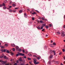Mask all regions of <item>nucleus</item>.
Listing matches in <instances>:
<instances>
[{"label":"nucleus","mask_w":65,"mask_h":65,"mask_svg":"<svg viewBox=\"0 0 65 65\" xmlns=\"http://www.w3.org/2000/svg\"><path fill=\"white\" fill-rule=\"evenodd\" d=\"M34 62L35 65H37V64H38L39 63V62H36L37 60H36V58H34Z\"/></svg>","instance_id":"f257e3e1"},{"label":"nucleus","mask_w":65,"mask_h":65,"mask_svg":"<svg viewBox=\"0 0 65 65\" xmlns=\"http://www.w3.org/2000/svg\"><path fill=\"white\" fill-rule=\"evenodd\" d=\"M19 56H24L25 54H22L21 53H19V54H17L16 55V57H18L19 56Z\"/></svg>","instance_id":"f03ea898"},{"label":"nucleus","mask_w":65,"mask_h":65,"mask_svg":"<svg viewBox=\"0 0 65 65\" xmlns=\"http://www.w3.org/2000/svg\"><path fill=\"white\" fill-rule=\"evenodd\" d=\"M65 34V32H64V31H62V32L61 36L62 37H64V36H65V34Z\"/></svg>","instance_id":"7ed1b4c3"},{"label":"nucleus","mask_w":65,"mask_h":65,"mask_svg":"<svg viewBox=\"0 0 65 65\" xmlns=\"http://www.w3.org/2000/svg\"><path fill=\"white\" fill-rule=\"evenodd\" d=\"M2 63L3 64H5L7 63V61H2Z\"/></svg>","instance_id":"20e7f679"},{"label":"nucleus","mask_w":65,"mask_h":65,"mask_svg":"<svg viewBox=\"0 0 65 65\" xmlns=\"http://www.w3.org/2000/svg\"><path fill=\"white\" fill-rule=\"evenodd\" d=\"M41 28L40 27H39V26H38V27H37V28L38 29H43V27H41Z\"/></svg>","instance_id":"39448f33"},{"label":"nucleus","mask_w":65,"mask_h":65,"mask_svg":"<svg viewBox=\"0 0 65 65\" xmlns=\"http://www.w3.org/2000/svg\"><path fill=\"white\" fill-rule=\"evenodd\" d=\"M51 52H54V55L55 56L56 55V53H55V50L52 51L51 50Z\"/></svg>","instance_id":"423d86ee"},{"label":"nucleus","mask_w":65,"mask_h":65,"mask_svg":"<svg viewBox=\"0 0 65 65\" xmlns=\"http://www.w3.org/2000/svg\"><path fill=\"white\" fill-rule=\"evenodd\" d=\"M53 57V55H51L49 57V58L50 59H52Z\"/></svg>","instance_id":"0eeeda50"},{"label":"nucleus","mask_w":65,"mask_h":65,"mask_svg":"<svg viewBox=\"0 0 65 65\" xmlns=\"http://www.w3.org/2000/svg\"><path fill=\"white\" fill-rule=\"evenodd\" d=\"M24 15L25 18H27V14L26 13H24Z\"/></svg>","instance_id":"6e6552de"},{"label":"nucleus","mask_w":65,"mask_h":65,"mask_svg":"<svg viewBox=\"0 0 65 65\" xmlns=\"http://www.w3.org/2000/svg\"><path fill=\"white\" fill-rule=\"evenodd\" d=\"M29 65H34L33 64V63H32V62H31L30 61H29Z\"/></svg>","instance_id":"1a4fd4ad"},{"label":"nucleus","mask_w":65,"mask_h":65,"mask_svg":"<svg viewBox=\"0 0 65 65\" xmlns=\"http://www.w3.org/2000/svg\"><path fill=\"white\" fill-rule=\"evenodd\" d=\"M16 51H18V50L19 49V47L18 46H17L16 47Z\"/></svg>","instance_id":"9d476101"},{"label":"nucleus","mask_w":65,"mask_h":65,"mask_svg":"<svg viewBox=\"0 0 65 65\" xmlns=\"http://www.w3.org/2000/svg\"><path fill=\"white\" fill-rule=\"evenodd\" d=\"M11 46H12V47H14L15 46V45L14 44H12L11 45Z\"/></svg>","instance_id":"9b49d317"},{"label":"nucleus","mask_w":65,"mask_h":65,"mask_svg":"<svg viewBox=\"0 0 65 65\" xmlns=\"http://www.w3.org/2000/svg\"><path fill=\"white\" fill-rule=\"evenodd\" d=\"M10 3H9V4L10 5H11L12 4V2L11 1H10L9 2Z\"/></svg>","instance_id":"f8f14e48"},{"label":"nucleus","mask_w":65,"mask_h":65,"mask_svg":"<svg viewBox=\"0 0 65 65\" xmlns=\"http://www.w3.org/2000/svg\"><path fill=\"white\" fill-rule=\"evenodd\" d=\"M56 33H57V34L58 35H59V34H60V32L59 31L56 32Z\"/></svg>","instance_id":"ddd939ff"},{"label":"nucleus","mask_w":65,"mask_h":65,"mask_svg":"<svg viewBox=\"0 0 65 65\" xmlns=\"http://www.w3.org/2000/svg\"><path fill=\"white\" fill-rule=\"evenodd\" d=\"M19 60L20 61H22V59L21 58H20L19 59Z\"/></svg>","instance_id":"4468645a"},{"label":"nucleus","mask_w":65,"mask_h":65,"mask_svg":"<svg viewBox=\"0 0 65 65\" xmlns=\"http://www.w3.org/2000/svg\"><path fill=\"white\" fill-rule=\"evenodd\" d=\"M2 55L3 56H0V58H3V56H4V54H3Z\"/></svg>","instance_id":"2eb2a0df"},{"label":"nucleus","mask_w":65,"mask_h":65,"mask_svg":"<svg viewBox=\"0 0 65 65\" xmlns=\"http://www.w3.org/2000/svg\"><path fill=\"white\" fill-rule=\"evenodd\" d=\"M42 26L41 27H44V26H45V27L46 26V25L45 24H43L42 25Z\"/></svg>","instance_id":"dca6fc26"},{"label":"nucleus","mask_w":65,"mask_h":65,"mask_svg":"<svg viewBox=\"0 0 65 65\" xmlns=\"http://www.w3.org/2000/svg\"><path fill=\"white\" fill-rule=\"evenodd\" d=\"M12 6H13V7H15V4H12Z\"/></svg>","instance_id":"f3484780"},{"label":"nucleus","mask_w":65,"mask_h":65,"mask_svg":"<svg viewBox=\"0 0 65 65\" xmlns=\"http://www.w3.org/2000/svg\"><path fill=\"white\" fill-rule=\"evenodd\" d=\"M32 14H33V15H34V14H36V13L35 12H34L33 13H32Z\"/></svg>","instance_id":"a211bd4d"},{"label":"nucleus","mask_w":65,"mask_h":65,"mask_svg":"<svg viewBox=\"0 0 65 65\" xmlns=\"http://www.w3.org/2000/svg\"><path fill=\"white\" fill-rule=\"evenodd\" d=\"M3 8H4V9H6V7L4 6L3 7Z\"/></svg>","instance_id":"6ab92c4d"},{"label":"nucleus","mask_w":65,"mask_h":65,"mask_svg":"<svg viewBox=\"0 0 65 65\" xmlns=\"http://www.w3.org/2000/svg\"><path fill=\"white\" fill-rule=\"evenodd\" d=\"M53 45H56V43L55 42H54L53 43Z\"/></svg>","instance_id":"aec40b11"},{"label":"nucleus","mask_w":65,"mask_h":65,"mask_svg":"<svg viewBox=\"0 0 65 65\" xmlns=\"http://www.w3.org/2000/svg\"><path fill=\"white\" fill-rule=\"evenodd\" d=\"M19 52H21L22 51V50L20 48L19 50Z\"/></svg>","instance_id":"412c9836"},{"label":"nucleus","mask_w":65,"mask_h":65,"mask_svg":"<svg viewBox=\"0 0 65 65\" xmlns=\"http://www.w3.org/2000/svg\"><path fill=\"white\" fill-rule=\"evenodd\" d=\"M7 53H8V54H9V51L8 50H7Z\"/></svg>","instance_id":"4be33fe9"},{"label":"nucleus","mask_w":65,"mask_h":65,"mask_svg":"<svg viewBox=\"0 0 65 65\" xmlns=\"http://www.w3.org/2000/svg\"><path fill=\"white\" fill-rule=\"evenodd\" d=\"M49 27H52V25L51 24H50L49 25Z\"/></svg>","instance_id":"5701e85b"},{"label":"nucleus","mask_w":65,"mask_h":65,"mask_svg":"<svg viewBox=\"0 0 65 65\" xmlns=\"http://www.w3.org/2000/svg\"><path fill=\"white\" fill-rule=\"evenodd\" d=\"M27 59H28V60H31V59L30 58H28Z\"/></svg>","instance_id":"b1692460"},{"label":"nucleus","mask_w":65,"mask_h":65,"mask_svg":"<svg viewBox=\"0 0 65 65\" xmlns=\"http://www.w3.org/2000/svg\"><path fill=\"white\" fill-rule=\"evenodd\" d=\"M4 2L5 3H7V1L6 0H4Z\"/></svg>","instance_id":"393cba45"},{"label":"nucleus","mask_w":65,"mask_h":65,"mask_svg":"<svg viewBox=\"0 0 65 65\" xmlns=\"http://www.w3.org/2000/svg\"><path fill=\"white\" fill-rule=\"evenodd\" d=\"M4 59H6V56H5L4 57Z\"/></svg>","instance_id":"a878e982"},{"label":"nucleus","mask_w":65,"mask_h":65,"mask_svg":"<svg viewBox=\"0 0 65 65\" xmlns=\"http://www.w3.org/2000/svg\"><path fill=\"white\" fill-rule=\"evenodd\" d=\"M45 28H46V29H48V26H45Z\"/></svg>","instance_id":"bb28decb"},{"label":"nucleus","mask_w":65,"mask_h":65,"mask_svg":"<svg viewBox=\"0 0 65 65\" xmlns=\"http://www.w3.org/2000/svg\"><path fill=\"white\" fill-rule=\"evenodd\" d=\"M5 46H8V44H5Z\"/></svg>","instance_id":"cd10ccee"},{"label":"nucleus","mask_w":65,"mask_h":65,"mask_svg":"<svg viewBox=\"0 0 65 65\" xmlns=\"http://www.w3.org/2000/svg\"><path fill=\"white\" fill-rule=\"evenodd\" d=\"M3 6H5V4L4 3H3Z\"/></svg>","instance_id":"c85d7f7f"},{"label":"nucleus","mask_w":65,"mask_h":65,"mask_svg":"<svg viewBox=\"0 0 65 65\" xmlns=\"http://www.w3.org/2000/svg\"><path fill=\"white\" fill-rule=\"evenodd\" d=\"M62 54V52H60L59 53V55H61V54Z\"/></svg>","instance_id":"c756f323"},{"label":"nucleus","mask_w":65,"mask_h":65,"mask_svg":"<svg viewBox=\"0 0 65 65\" xmlns=\"http://www.w3.org/2000/svg\"><path fill=\"white\" fill-rule=\"evenodd\" d=\"M12 50L14 52V51H15V48H13Z\"/></svg>","instance_id":"7c9ffc66"},{"label":"nucleus","mask_w":65,"mask_h":65,"mask_svg":"<svg viewBox=\"0 0 65 65\" xmlns=\"http://www.w3.org/2000/svg\"><path fill=\"white\" fill-rule=\"evenodd\" d=\"M19 12L20 13H22V12H23V11H22V10H20L19 11Z\"/></svg>","instance_id":"2f4dec72"},{"label":"nucleus","mask_w":65,"mask_h":65,"mask_svg":"<svg viewBox=\"0 0 65 65\" xmlns=\"http://www.w3.org/2000/svg\"><path fill=\"white\" fill-rule=\"evenodd\" d=\"M37 59L38 60H39V59H40V57H38L37 58Z\"/></svg>","instance_id":"473e14b6"},{"label":"nucleus","mask_w":65,"mask_h":65,"mask_svg":"<svg viewBox=\"0 0 65 65\" xmlns=\"http://www.w3.org/2000/svg\"><path fill=\"white\" fill-rule=\"evenodd\" d=\"M42 20L43 21H44V18L43 17L42 18Z\"/></svg>","instance_id":"72a5a7b5"},{"label":"nucleus","mask_w":65,"mask_h":65,"mask_svg":"<svg viewBox=\"0 0 65 65\" xmlns=\"http://www.w3.org/2000/svg\"><path fill=\"white\" fill-rule=\"evenodd\" d=\"M50 46H51V47H53V46H52V44H51L50 45Z\"/></svg>","instance_id":"f704fd0d"},{"label":"nucleus","mask_w":65,"mask_h":65,"mask_svg":"<svg viewBox=\"0 0 65 65\" xmlns=\"http://www.w3.org/2000/svg\"><path fill=\"white\" fill-rule=\"evenodd\" d=\"M9 12H12V10H9Z\"/></svg>","instance_id":"c9c22d12"},{"label":"nucleus","mask_w":65,"mask_h":65,"mask_svg":"<svg viewBox=\"0 0 65 65\" xmlns=\"http://www.w3.org/2000/svg\"><path fill=\"white\" fill-rule=\"evenodd\" d=\"M32 20L33 21H34V18H32Z\"/></svg>","instance_id":"e433bc0d"},{"label":"nucleus","mask_w":65,"mask_h":65,"mask_svg":"<svg viewBox=\"0 0 65 65\" xmlns=\"http://www.w3.org/2000/svg\"><path fill=\"white\" fill-rule=\"evenodd\" d=\"M11 55H12V56L13 55V53H12V52H11Z\"/></svg>","instance_id":"4c0bfd02"},{"label":"nucleus","mask_w":65,"mask_h":65,"mask_svg":"<svg viewBox=\"0 0 65 65\" xmlns=\"http://www.w3.org/2000/svg\"><path fill=\"white\" fill-rule=\"evenodd\" d=\"M3 6L2 4H1L0 5V7H2Z\"/></svg>","instance_id":"58836bf2"},{"label":"nucleus","mask_w":65,"mask_h":65,"mask_svg":"<svg viewBox=\"0 0 65 65\" xmlns=\"http://www.w3.org/2000/svg\"><path fill=\"white\" fill-rule=\"evenodd\" d=\"M51 62L49 61L48 63V64H51Z\"/></svg>","instance_id":"ea45409f"},{"label":"nucleus","mask_w":65,"mask_h":65,"mask_svg":"<svg viewBox=\"0 0 65 65\" xmlns=\"http://www.w3.org/2000/svg\"><path fill=\"white\" fill-rule=\"evenodd\" d=\"M5 65H9V63H7V64H5Z\"/></svg>","instance_id":"a19ab883"},{"label":"nucleus","mask_w":65,"mask_h":65,"mask_svg":"<svg viewBox=\"0 0 65 65\" xmlns=\"http://www.w3.org/2000/svg\"><path fill=\"white\" fill-rule=\"evenodd\" d=\"M40 23H43V21H42L41 20H40Z\"/></svg>","instance_id":"79ce46f5"},{"label":"nucleus","mask_w":65,"mask_h":65,"mask_svg":"<svg viewBox=\"0 0 65 65\" xmlns=\"http://www.w3.org/2000/svg\"><path fill=\"white\" fill-rule=\"evenodd\" d=\"M14 8L15 9H19L18 8Z\"/></svg>","instance_id":"37998d69"},{"label":"nucleus","mask_w":65,"mask_h":65,"mask_svg":"<svg viewBox=\"0 0 65 65\" xmlns=\"http://www.w3.org/2000/svg\"><path fill=\"white\" fill-rule=\"evenodd\" d=\"M62 51L63 52H65V50L64 49H63Z\"/></svg>","instance_id":"c03bdc74"},{"label":"nucleus","mask_w":65,"mask_h":65,"mask_svg":"<svg viewBox=\"0 0 65 65\" xmlns=\"http://www.w3.org/2000/svg\"><path fill=\"white\" fill-rule=\"evenodd\" d=\"M16 63H19V61H18V60H17V61H16Z\"/></svg>","instance_id":"a18cd8bd"},{"label":"nucleus","mask_w":65,"mask_h":65,"mask_svg":"<svg viewBox=\"0 0 65 65\" xmlns=\"http://www.w3.org/2000/svg\"><path fill=\"white\" fill-rule=\"evenodd\" d=\"M22 51H23V53H25V51H24V50H22Z\"/></svg>","instance_id":"49530a36"},{"label":"nucleus","mask_w":65,"mask_h":65,"mask_svg":"<svg viewBox=\"0 0 65 65\" xmlns=\"http://www.w3.org/2000/svg\"><path fill=\"white\" fill-rule=\"evenodd\" d=\"M13 12H16V11L15 10H13Z\"/></svg>","instance_id":"de8ad7c7"},{"label":"nucleus","mask_w":65,"mask_h":65,"mask_svg":"<svg viewBox=\"0 0 65 65\" xmlns=\"http://www.w3.org/2000/svg\"><path fill=\"white\" fill-rule=\"evenodd\" d=\"M20 65H24V63H22Z\"/></svg>","instance_id":"09e8293b"},{"label":"nucleus","mask_w":65,"mask_h":65,"mask_svg":"<svg viewBox=\"0 0 65 65\" xmlns=\"http://www.w3.org/2000/svg\"><path fill=\"white\" fill-rule=\"evenodd\" d=\"M3 52H6V50H4Z\"/></svg>","instance_id":"8fccbe9b"},{"label":"nucleus","mask_w":65,"mask_h":65,"mask_svg":"<svg viewBox=\"0 0 65 65\" xmlns=\"http://www.w3.org/2000/svg\"><path fill=\"white\" fill-rule=\"evenodd\" d=\"M17 65V63H15L14 64V65Z\"/></svg>","instance_id":"3c124183"},{"label":"nucleus","mask_w":65,"mask_h":65,"mask_svg":"<svg viewBox=\"0 0 65 65\" xmlns=\"http://www.w3.org/2000/svg\"><path fill=\"white\" fill-rule=\"evenodd\" d=\"M24 58L25 59H26V56H24Z\"/></svg>","instance_id":"603ef678"},{"label":"nucleus","mask_w":65,"mask_h":65,"mask_svg":"<svg viewBox=\"0 0 65 65\" xmlns=\"http://www.w3.org/2000/svg\"><path fill=\"white\" fill-rule=\"evenodd\" d=\"M44 29H43V30H42V31L43 32V31H44Z\"/></svg>","instance_id":"864d4df0"},{"label":"nucleus","mask_w":65,"mask_h":65,"mask_svg":"<svg viewBox=\"0 0 65 65\" xmlns=\"http://www.w3.org/2000/svg\"><path fill=\"white\" fill-rule=\"evenodd\" d=\"M63 28H64V29H65V25H64V26H63Z\"/></svg>","instance_id":"5fc2aeb1"},{"label":"nucleus","mask_w":65,"mask_h":65,"mask_svg":"<svg viewBox=\"0 0 65 65\" xmlns=\"http://www.w3.org/2000/svg\"><path fill=\"white\" fill-rule=\"evenodd\" d=\"M46 37H47L48 36V35H46L45 36Z\"/></svg>","instance_id":"6e6d98bb"},{"label":"nucleus","mask_w":65,"mask_h":65,"mask_svg":"<svg viewBox=\"0 0 65 65\" xmlns=\"http://www.w3.org/2000/svg\"><path fill=\"white\" fill-rule=\"evenodd\" d=\"M37 22L38 23H39V21H38Z\"/></svg>","instance_id":"4d7b16f0"},{"label":"nucleus","mask_w":65,"mask_h":65,"mask_svg":"<svg viewBox=\"0 0 65 65\" xmlns=\"http://www.w3.org/2000/svg\"><path fill=\"white\" fill-rule=\"evenodd\" d=\"M1 48H4V47H3V46H2Z\"/></svg>","instance_id":"13d9d810"},{"label":"nucleus","mask_w":65,"mask_h":65,"mask_svg":"<svg viewBox=\"0 0 65 65\" xmlns=\"http://www.w3.org/2000/svg\"><path fill=\"white\" fill-rule=\"evenodd\" d=\"M63 59H64V60H65V56H64V57H63Z\"/></svg>","instance_id":"bf43d9fd"},{"label":"nucleus","mask_w":65,"mask_h":65,"mask_svg":"<svg viewBox=\"0 0 65 65\" xmlns=\"http://www.w3.org/2000/svg\"><path fill=\"white\" fill-rule=\"evenodd\" d=\"M56 64H59V63H58V62H56Z\"/></svg>","instance_id":"052dcab7"},{"label":"nucleus","mask_w":65,"mask_h":65,"mask_svg":"<svg viewBox=\"0 0 65 65\" xmlns=\"http://www.w3.org/2000/svg\"><path fill=\"white\" fill-rule=\"evenodd\" d=\"M51 43H52V42H52V41L51 40Z\"/></svg>","instance_id":"680f3d73"},{"label":"nucleus","mask_w":65,"mask_h":65,"mask_svg":"<svg viewBox=\"0 0 65 65\" xmlns=\"http://www.w3.org/2000/svg\"><path fill=\"white\" fill-rule=\"evenodd\" d=\"M11 6H10L9 7V8H11Z\"/></svg>","instance_id":"e2e57ef3"},{"label":"nucleus","mask_w":65,"mask_h":65,"mask_svg":"<svg viewBox=\"0 0 65 65\" xmlns=\"http://www.w3.org/2000/svg\"><path fill=\"white\" fill-rule=\"evenodd\" d=\"M63 64H65V61H64L63 62Z\"/></svg>","instance_id":"0e129e2a"},{"label":"nucleus","mask_w":65,"mask_h":65,"mask_svg":"<svg viewBox=\"0 0 65 65\" xmlns=\"http://www.w3.org/2000/svg\"><path fill=\"white\" fill-rule=\"evenodd\" d=\"M34 57H36V55H34Z\"/></svg>","instance_id":"69168bd1"},{"label":"nucleus","mask_w":65,"mask_h":65,"mask_svg":"<svg viewBox=\"0 0 65 65\" xmlns=\"http://www.w3.org/2000/svg\"><path fill=\"white\" fill-rule=\"evenodd\" d=\"M25 65H29V64H26Z\"/></svg>","instance_id":"338daca9"},{"label":"nucleus","mask_w":65,"mask_h":65,"mask_svg":"<svg viewBox=\"0 0 65 65\" xmlns=\"http://www.w3.org/2000/svg\"><path fill=\"white\" fill-rule=\"evenodd\" d=\"M63 41L64 42H65V40H63Z\"/></svg>","instance_id":"774afa93"}]
</instances>
